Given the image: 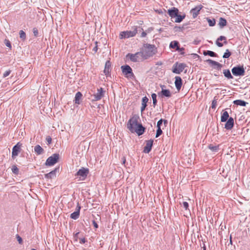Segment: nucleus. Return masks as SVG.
Here are the masks:
<instances>
[{
  "label": "nucleus",
  "mask_w": 250,
  "mask_h": 250,
  "mask_svg": "<svg viewBox=\"0 0 250 250\" xmlns=\"http://www.w3.org/2000/svg\"><path fill=\"white\" fill-rule=\"evenodd\" d=\"M139 117L134 115L128 121L127 128L132 133H136L138 135L140 136L144 134L145 128L141 124L138 123Z\"/></svg>",
  "instance_id": "f257e3e1"
},
{
  "label": "nucleus",
  "mask_w": 250,
  "mask_h": 250,
  "mask_svg": "<svg viewBox=\"0 0 250 250\" xmlns=\"http://www.w3.org/2000/svg\"><path fill=\"white\" fill-rule=\"evenodd\" d=\"M157 52V48L153 44L146 43L144 45V50L141 52V56L147 59L152 57Z\"/></svg>",
  "instance_id": "f03ea898"
},
{
  "label": "nucleus",
  "mask_w": 250,
  "mask_h": 250,
  "mask_svg": "<svg viewBox=\"0 0 250 250\" xmlns=\"http://www.w3.org/2000/svg\"><path fill=\"white\" fill-rule=\"evenodd\" d=\"M137 29L136 26H134L132 31L121 32L120 34V38L122 39L134 37L137 33Z\"/></svg>",
  "instance_id": "7ed1b4c3"
},
{
  "label": "nucleus",
  "mask_w": 250,
  "mask_h": 250,
  "mask_svg": "<svg viewBox=\"0 0 250 250\" xmlns=\"http://www.w3.org/2000/svg\"><path fill=\"white\" fill-rule=\"evenodd\" d=\"M232 74L235 76H243L245 75V71L243 65H237L231 69Z\"/></svg>",
  "instance_id": "20e7f679"
},
{
  "label": "nucleus",
  "mask_w": 250,
  "mask_h": 250,
  "mask_svg": "<svg viewBox=\"0 0 250 250\" xmlns=\"http://www.w3.org/2000/svg\"><path fill=\"white\" fill-rule=\"evenodd\" d=\"M123 73L128 78H133L134 75L132 72V68L128 65L121 66Z\"/></svg>",
  "instance_id": "39448f33"
},
{
  "label": "nucleus",
  "mask_w": 250,
  "mask_h": 250,
  "mask_svg": "<svg viewBox=\"0 0 250 250\" xmlns=\"http://www.w3.org/2000/svg\"><path fill=\"white\" fill-rule=\"evenodd\" d=\"M105 93V91L102 87L98 88L97 92L92 95L93 97L92 101H98L100 100L104 96Z\"/></svg>",
  "instance_id": "423d86ee"
},
{
  "label": "nucleus",
  "mask_w": 250,
  "mask_h": 250,
  "mask_svg": "<svg viewBox=\"0 0 250 250\" xmlns=\"http://www.w3.org/2000/svg\"><path fill=\"white\" fill-rule=\"evenodd\" d=\"M186 67V64L184 63H180L179 64H178V63L177 62L173 66L172 72L173 73L175 74H180L183 71Z\"/></svg>",
  "instance_id": "0eeeda50"
},
{
  "label": "nucleus",
  "mask_w": 250,
  "mask_h": 250,
  "mask_svg": "<svg viewBox=\"0 0 250 250\" xmlns=\"http://www.w3.org/2000/svg\"><path fill=\"white\" fill-rule=\"evenodd\" d=\"M88 172L89 170L88 168L82 167L78 170L76 173V175L85 179L87 177Z\"/></svg>",
  "instance_id": "6e6552de"
},
{
  "label": "nucleus",
  "mask_w": 250,
  "mask_h": 250,
  "mask_svg": "<svg viewBox=\"0 0 250 250\" xmlns=\"http://www.w3.org/2000/svg\"><path fill=\"white\" fill-rule=\"evenodd\" d=\"M202 8L203 6L200 5L191 9L190 13L192 15L193 18L194 19L197 17Z\"/></svg>",
  "instance_id": "1a4fd4ad"
},
{
  "label": "nucleus",
  "mask_w": 250,
  "mask_h": 250,
  "mask_svg": "<svg viewBox=\"0 0 250 250\" xmlns=\"http://www.w3.org/2000/svg\"><path fill=\"white\" fill-rule=\"evenodd\" d=\"M162 91L158 93V95L161 97H166L169 98L171 96L170 91L168 89H164L163 88L165 87V85H161Z\"/></svg>",
  "instance_id": "9d476101"
},
{
  "label": "nucleus",
  "mask_w": 250,
  "mask_h": 250,
  "mask_svg": "<svg viewBox=\"0 0 250 250\" xmlns=\"http://www.w3.org/2000/svg\"><path fill=\"white\" fill-rule=\"evenodd\" d=\"M22 144L20 142H18L12 149V156H16L19 154V153L21 150V146Z\"/></svg>",
  "instance_id": "9b49d317"
},
{
  "label": "nucleus",
  "mask_w": 250,
  "mask_h": 250,
  "mask_svg": "<svg viewBox=\"0 0 250 250\" xmlns=\"http://www.w3.org/2000/svg\"><path fill=\"white\" fill-rule=\"evenodd\" d=\"M59 157H48L45 162L47 166H52L58 162Z\"/></svg>",
  "instance_id": "f8f14e48"
},
{
  "label": "nucleus",
  "mask_w": 250,
  "mask_h": 250,
  "mask_svg": "<svg viewBox=\"0 0 250 250\" xmlns=\"http://www.w3.org/2000/svg\"><path fill=\"white\" fill-rule=\"evenodd\" d=\"M59 168H56L54 170L50 171V172L45 174L44 177L46 179H51L56 177V173L57 171H59Z\"/></svg>",
  "instance_id": "ddd939ff"
},
{
  "label": "nucleus",
  "mask_w": 250,
  "mask_h": 250,
  "mask_svg": "<svg viewBox=\"0 0 250 250\" xmlns=\"http://www.w3.org/2000/svg\"><path fill=\"white\" fill-rule=\"evenodd\" d=\"M178 12V9L174 7L167 10V13L171 18H175L177 16Z\"/></svg>",
  "instance_id": "4468645a"
},
{
  "label": "nucleus",
  "mask_w": 250,
  "mask_h": 250,
  "mask_svg": "<svg viewBox=\"0 0 250 250\" xmlns=\"http://www.w3.org/2000/svg\"><path fill=\"white\" fill-rule=\"evenodd\" d=\"M153 143V140H149L146 141V145L144 147L143 151L145 153H148L151 149Z\"/></svg>",
  "instance_id": "2eb2a0df"
},
{
  "label": "nucleus",
  "mask_w": 250,
  "mask_h": 250,
  "mask_svg": "<svg viewBox=\"0 0 250 250\" xmlns=\"http://www.w3.org/2000/svg\"><path fill=\"white\" fill-rule=\"evenodd\" d=\"M111 71V62L109 61H107L106 62L104 66V72L105 75L106 77H108L110 75V73Z\"/></svg>",
  "instance_id": "dca6fc26"
},
{
  "label": "nucleus",
  "mask_w": 250,
  "mask_h": 250,
  "mask_svg": "<svg viewBox=\"0 0 250 250\" xmlns=\"http://www.w3.org/2000/svg\"><path fill=\"white\" fill-rule=\"evenodd\" d=\"M175 80V87L178 91H179L182 85V80L179 76H176Z\"/></svg>",
  "instance_id": "f3484780"
},
{
  "label": "nucleus",
  "mask_w": 250,
  "mask_h": 250,
  "mask_svg": "<svg viewBox=\"0 0 250 250\" xmlns=\"http://www.w3.org/2000/svg\"><path fill=\"white\" fill-rule=\"evenodd\" d=\"M234 125V120L232 117H229L227 121L225 128L227 130H230Z\"/></svg>",
  "instance_id": "a211bd4d"
},
{
  "label": "nucleus",
  "mask_w": 250,
  "mask_h": 250,
  "mask_svg": "<svg viewBox=\"0 0 250 250\" xmlns=\"http://www.w3.org/2000/svg\"><path fill=\"white\" fill-rule=\"evenodd\" d=\"M207 62L210 65H215L216 67L215 68L217 70H220L221 68L222 67L223 65L222 64H220L217 62H216L215 61H213L211 59H208L207 61Z\"/></svg>",
  "instance_id": "6ab92c4d"
},
{
  "label": "nucleus",
  "mask_w": 250,
  "mask_h": 250,
  "mask_svg": "<svg viewBox=\"0 0 250 250\" xmlns=\"http://www.w3.org/2000/svg\"><path fill=\"white\" fill-rule=\"evenodd\" d=\"M141 55V52H138L135 54H128L127 56L129 57L130 60L133 62H137L138 61V55Z\"/></svg>",
  "instance_id": "aec40b11"
},
{
  "label": "nucleus",
  "mask_w": 250,
  "mask_h": 250,
  "mask_svg": "<svg viewBox=\"0 0 250 250\" xmlns=\"http://www.w3.org/2000/svg\"><path fill=\"white\" fill-rule=\"evenodd\" d=\"M34 150L35 154L37 155H42L44 152V149L39 145L35 146Z\"/></svg>",
  "instance_id": "412c9836"
},
{
  "label": "nucleus",
  "mask_w": 250,
  "mask_h": 250,
  "mask_svg": "<svg viewBox=\"0 0 250 250\" xmlns=\"http://www.w3.org/2000/svg\"><path fill=\"white\" fill-rule=\"evenodd\" d=\"M183 161L184 162H187L188 164H185L186 166L188 167L192 165V163H194L195 160V157H183Z\"/></svg>",
  "instance_id": "4be33fe9"
},
{
  "label": "nucleus",
  "mask_w": 250,
  "mask_h": 250,
  "mask_svg": "<svg viewBox=\"0 0 250 250\" xmlns=\"http://www.w3.org/2000/svg\"><path fill=\"white\" fill-rule=\"evenodd\" d=\"M148 101V99L146 97H144L142 98V106L141 108V112H143L144 110H145L146 107L147 106V103Z\"/></svg>",
  "instance_id": "5701e85b"
},
{
  "label": "nucleus",
  "mask_w": 250,
  "mask_h": 250,
  "mask_svg": "<svg viewBox=\"0 0 250 250\" xmlns=\"http://www.w3.org/2000/svg\"><path fill=\"white\" fill-rule=\"evenodd\" d=\"M233 103L237 105L246 106L248 103L242 100H236L233 101Z\"/></svg>",
  "instance_id": "b1692460"
},
{
  "label": "nucleus",
  "mask_w": 250,
  "mask_h": 250,
  "mask_svg": "<svg viewBox=\"0 0 250 250\" xmlns=\"http://www.w3.org/2000/svg\"><path fill=\"white\" fill-rule=\"evenodd\" d=\"M224 40H226V37L223 36H220L216 41V44L218 47H222L223 46V43L220 42V41H223Z\"/></svg>",
  "instance_id": "393cba45"
},
{
  "label": "nucleus",
  "mask_w": 250,
  "mask_h": 250,
  "mask_svg": "<svg viewBox=\"0 0 250 250\" xmlns=\"http://www.w3.org/2000/svg\"><path fill=\"white\" fill-rule=\"evenodd\" d=\"M82 96L83 95L80 92H77L75 97V103L78 104H80V100L82 99Z\"/></svg>",
  "instance_id": "a878e982"
},
{
  "label": "nucleus",
  "mask_w": 250,
  "mask_h": 250,
  "mask_svg": "<svg viewBox=\"0 0 250 250\" xmlns=\"http://www.w3.org/2000/svg\"><path fill=\"white\" fill-rule=\"evenodd\" d=\"M169 47L173 49L176 48V50H179L180 47L178 42L176 41L171 42L170 43Z\"/></svg>",
  "instance_id": "bb28decb"
},
{
  "label": "nucleus",
  "mask_w": 250,
  "mask_h": 250,
  "mask_svg": "<svg viewBox=\"0 0 250 250\" xmlns=\"http://www.w3.org/2000/svg\"><path fill=\"white\" fill-rule=\"evenodd\" d=\"M223 74L228 79H232L233 78L229 69L223 70Z\"/></svg>",
  "instance_id": "cd10ccee"
},
{
  "label": "nucleus",
  "mask_w": 250,
  "mask_h": 250,
  "mask_svg": "<svg viewBox=\"0 0 250 250\" xmlns=\"http://www.w3.org/2000/svg\"><path fill=\"white\" fill-rule=\"evenodd\" d=\"M203 54L205 56L208 55L212 57H217V54L216 53L210 50L204 51Z\"/></svg>",
  "instance_id": "c85d7f7f"
},
{
  "label": "nucleus",
  "mask_w": 250,
  "mask_h": 250,
  "mask_svg": "<svg viewBox=\"0 0 250 250\" xmlns=\"http://www.w3.org/2000/svg\"><path fill=\"white\" fill-rule=\"evenodd\" d=\"M227 21L224 18H220L218 25L221 28H223L227 25Z\"/></svg>",
  "instance_id": "c756f323"
},
{
  "label": "nucleus",
  "mask_w": 250,
  "mask_h": 250,
  "mask_svg": "<svg viewBox=\"0 0 250 250\" xmlns=\"http://www.w3.org/2000/svg\"><path fill=\"white\" fill-rule=\"evenodd\" d=\"M229 118V115L227 111H224L221 115V121L222 122H225L227 121Z\"/></svg>",
  "instance_id": "7c9ffc66"
},
{
  "label": "nucleus",
  "mask_w": 250,
  "mask_h": 250,
  "mask_svg": "<svg viewBox=\"0 0 250 250\" xmlns=\"http://www.w3.org/2000/svg\"><path fill=\"white\" fill-rule=\"evenodd\" d=\"M206 20L208 23V25L210 26H213L215 25L216 21L215 20L214 18H212V19H210L208 17L206 18Z\"/></svg>",
  "instance_id": "2f4dec72"
},
{
  "label": "nucleus",
  "mask_w": 250,
  "mask_h": 250,
  "mask_svg": "<svg viewBox=\"0 0 250 250\" xmlns=\"http://www.w3.org/2000/svg\"><path fill=\"white\" fill-rule=\"evenodd\" d=\"M208 148L212 151L217 152L219 150V145L214 146L212 144H210L208 146Z\"/></svg>",
  "instance_id": "473e14b6"
},
{
  "label": "nucleus",
  "mask_w": 250,
  "mask_h": 250,
  "mask_svg": "<svg viewBox=\"0 0 250 250\" xmlns=\"http://www.w3.org/2000/svg\"><path fill=\"white\" fill-rule=\"evenodd\" d=\"M186 16L185 15H179L178 14H177V16L175 17V22H181L183 19H185Z\"/></svg>",
  "instance_id": "72a5a7b5"
},
{
  "label": "nucleus",
  "mask_w": 250,
  "mask_h": 250,
  "mask_svg": "<svg viewBox=\"0 0 250 250\" xmlns=\"http://www.w3.org/2000/svg\"><path fill=\"white\" fill-rule=\"evenodd\" d=\"M79 216L80 213L78 211H75L70 214V218L76 220L79 217Z\"/></svg>",
  "instance_id": "f704fd0d"
},
{
  "label": "nucleus",
  "mask_w": 250,
  "mask_h": 250,
  "mask_svg": "<svg viewBox=\"0 0 250 250\" xmlns=\"http://www.w3.org/2000/svg\"><path fill=\"white\" fill-rule=\"evenodd\" d=\"M11 170L12 172L16 175H18L19 173V169L16 165L12 166Z\"/></svg>",
  "instance_id": "c9c22d12"
},
{
  "label": "nucleus",
  "mask_w": 250,
  "mask_h": 250,
  "mask_svg": "<svg viewBox=\"0 0 250 250\" xmlns=\"http://www.w3.org/2000/svg\"><path fill=\"white\" fill-rule=\"evenodd\" d=\"M151 98H152V100H153V105L154 107H155V105H156L157 102V95L155 93L152 94Z\"/></svg>",
  "instance_id": "e433bc0d"
},
{
  "label": "nucleus",
  "mask_w": 250,
  "mask_h": 250,
  "mask_svg": "<svg viewBox=\"0 0 250 250\" xmlns=\"http://www.w3.org/2000/svg\"><path fill=\"white\" fill-rule=\"evenodd\" d=\"M231 54V53L229 50L227 49L223 56V58L225 59L229 58Z\"/></svg>",
  "instance_id": "4c0bfd02"
},
{
  "label": "nucleus",
  "mask_w": 250,
  "mask_h": 250,
  "mask_svg": "<svg viewBox=\"0 0 250 250\" xmlns=\"http://www.w3.org/2000/svg\"><path fill=\"white\" fill-rule=\"evenodd\" d=\"M20 37L22 40H24L26 38V34L23 30H20L19 32Z\"/></svg>",
  "instance_id": "58836bf2"
},
{
  "label": "nucleus",
  "mask_w": 250,
  "mask_h": 250,
  "mask_svg": "<svg viewBox=\"0 0 250 250\" xmlns=\"http://www.w3.org/2000/svg\"><path fill=\"white\" fill-rule=\"evenodd\" d=\"M163 122H164L165 124H167V120H163L161 119L157 122V127H161V125H162Z\"/></svg>",
  "instance_id": "ea45409f"
},
{
  "label": "nucleus",
  "mask_w": 250,
  "mask_h": 250,
  "mask_svg": "<svg viewBox=\"0 0 250 250\" xmlns=\"http://www.w3.org/2000/svg\"><path fill=\"white\" fill-rule=\"evenodd\" d=\"M163 133V131L162 129H161V127H157V129L156 131V138L160 136Z\"/></svg>",
  "instance_id": "a19ab883"
},
{
  "label": "nucleus",
  "mask_w": 250,
  "mask_h": 250,
  "mask_svg": "<svg viewBox=\"0 0 250 250\" xmlns=\"http://www.w3.org/2000/svg\"><path fill=\"white\" fill-rule=\"evenodd\" d=\"M4 43L7 47H8L10 49H11L12 46L11 44V42L8 40L5 39Z\"/></svg>",
  "instance_id": "79ce46f5"
},
{
  "label": "nucleus",
  "mask_w": 250,
  "mask_h": 250,
  "mask_svg": "<svg viewBox=\"0 0 250 250\" xmlns=\"http://www.w3.org/2000/svg\"><path fill=\"white\" fill-rule=\"evenodd\" d=\"M216 105H217V100L215 99V97L211 103L212 108H215L216 106Z\"/></svg>",
  "instance_id": "37998d69"
},
{
  "label": "nucleus",
  "mask_w": 250,
  "mask_h": 250,
  "mask_svg": "<svg viewBox=\"0 0 250 250\" xmlns=\"http://www.w3.org/2000/svg\"><path fill=\"white\" fill-rule=\"evenodd\" d=\"M16 237H17V240H18L19 243L20 244H22L23 241H22V239L21 238V237H20L18 234H17L16 235Z\"/></svg>",
  "instance_id": "c03bdc74"
},
{
  "label": "nucleus",
  "mask_w": 250,
  "mask_h": 250,
  "mask_svg": "<svg viewBox=\"0 0 250 250\" xmlns=\"http://www.w3.org/2000/svg\"><path fill=\"white\" fill-rule=\"evenodd\" d=\"M33 32L35 36L37 37L38 36L39 32L37 28L35 27L33 29Z\"/></svg>",
  "instance_id": "a18cd8bd"
},
{
  "label": "nucleus",
  "mask_w": 250,
  "mask_h": 250,
  "mask_svg": "<svg viewBox=\"0 0 250 250\" xmlns=\"http://www.w3.org/2000/svg\"><path fill=\"white\" fill-rule=\"evenodd\" d=\"M11 73V70H7L3 74V78H5L7 76H8V75H9V74H10Z\"/></svg>",
  "instance_id": "49530a36"
},
{
  "label": "nucleus",
  "mask_w": 250,
  "mask_h": 250,
  "mask_svg": "<svg viewBox=\"0 0 250 250\" xmlns=\"http://www.w3.org/2000/svg\"><path fill=\"white\" fill-rule=\"evenodd\" d=\"M46 141L48 144H50L52 143V138L50 136H48L46 138Z\"/></svg>",
  "instance_id": "de8ad7c7"
},
{
  "label": "nucleus",
  "mask_w": 250,
  "mask_h": 250,
  "mask_svg": "<svg viewBox=\"0 0 250 250\" xmlns=\"http://www.w3.org/2000/svg\"><path fill=\"white\" fill-rule=\"evenodd\" d=\"M183 206L185 209L187 210L188 208V204L187 202H184L183 203Z\"/></svg>",
  "instance_id": "09e8293b"
},
{
  "label": "nucleus",
  "mask_w": 250,
  "mask_h": 250,
  "mask_svg": "<svg viewBox=\"0 0 250 250\" xmlns=\"http://www.w3.org/2000/svg\"><path fill=\"white\" fill-rule=\"evenodd\" d=\"M95 46L93 48V51L95 53H96L97 51V50H98V42H95Z\"/></svg>",
  "instance_id": "8fccbe9b"
},
{
  "label": "nucleus",
  "mask_w": 250,
  "mask_h": 250,
  "mask_svg": "<svg viewBox=\"0 0 250 250\" xmlns=\"http://www.w3.org/2000/svg\"><path fill=\"white\" fill-rule=\"evenodd\" d=\"M86 242V240L84 238H81L80 239V243L81 244H84Z\"/></svg>",
  "instance_id": "3c124183"
},
{
  "label": "nucleus",
  "mask_w": 250,
  "mask_h": 250,
  "mask_svg": "<svg viewBox=\"0 0 250 250\" xmlns=\"http://www.w3.org/2000/svg\"><path fill=\"white\" fill-rule=\"evenodd\" d=\"M80 209H81V206H80L79 203H78L77 206V208L76 209V211H78L79 213H80Z\"/></svg>",
  "instance_id": "603ef678"
},
{
  "label": "nucleus",
  "mask_w": 250,
  "mask_h": 250,
  "mask_svg": "<svg viewBox=\"0 0 250 250\" xmlns=\"http://www.w3.org/2000/svg\"><path fill=\"white\" fill-rule=\"evenodd\" d=\"M92 223H93V225L94 227L95 228H98V225L97 223L96 222V221L95 220H93Z\"/></svg>",
  "instance_id": "864d4df0"
},
{
  "label": "nucleus",
  "mask_w": 250,
  "mask_h": 250,
  "mask_svg": "<svg viewBox=\"0 0 250 250\" xmlns=\"http://www.w3.org/2000/svg\"><path fill=\"white\" fill-rule=\"evenodd\" d=\"M146 35V33L145 31H143L141 34V37H145Z\"/></svg>",
  "instance_id": "5fc2aeb1"
},
{
  "label": "nucleus",
  "mask_w": 250,
  "mask_h": 250,
  "mask_svg": "<svg viewBox=\"0 0 250 250\" xmlns=\"http://www.w3.org/2000/svg\"><path fill=\"white\" fill-rule=\"evenodd\" d=\"M163 63L161 61H159V62H157L156 63V65H162Z\"/></svg>",
  "instance_id": "6e6d98bb"
},
{
  "label": "nucleus",
  "mask_w": 250,
  "mask_h": 250,
  "mask_svg": "<svg viewBox=\"0 0 250 250\" xmlns=\"http://www.w3.org/2000/svg\"><path fill=\"white\" fill-rule=\"evenodd\" d=\"M125 161H126V160H125V157H123V158H122V163H123V164H125Z\"/></svg>",
  "instance_id": "4d7b16f0"
},
{
  "label": "nucleus",
  "mask_w": 250,
  "mask_h": 250,
  "mask_svg": "<svg viewBox=\"0 0 250 250\" xmlns=\"http://www.w3.org/2000/svg\"><path fill=\"white\" fill-rule=\"evenodd\" d=\"M51 156H59V154L58 153H54Z\"/></svg>",
  "instance_id": "13d9d810"
},
{
  "label": "nucleus",
  "mask_w": 250,
  "mask_h": 250,
  "mask_svg": "<svg viewBox=\"0 0 250 250\" xmlns=\"http://www.w3.org/2000/svg\"><path fill=\"white\" fill-rule=\"evenodd\" d=\"M184 48L182 47V48H180V50H178L179 51H184Z\"/></svg>",
  "instance_id": "bf43d9fd"
},
{
  "label": "nucleus",
  "mask_w": 250,
  "mask_h": 250,
  "mask_svg": "<svg viewBox=\"0 0 250 250\" xmlns=\"http://www.w3.org/2000/svg\"><path fill=\"white\" fill-rule=\"evenodd\" d=\"M199 42V41H194V44H198Z\"/></svg>",
  "instance_id": "052dcab7"
},
{
  "label": "nucleus",
  "mask_w": 250,
  "mask_h": 250,
  "mask_svg": "<svg viewBox=\"0 0 250 250\" xmlns=\"http://www.w3.org/2000/svg\"><path fill=\"white\" fill-rule=\"evenodd\" d=\"M223 41H224V44H227V43H228V42H227V40H224Z\"/></svg>",
  "instance_id": "680f3d73"
},
{
  "label": "nucleus",
  "mask_w": 250,
  "mask_h": 250,
  "mask_svg": "<svg viewBox=\"0 0 250 250\" xmlns=\"http://www.w3.org/2000/svg\"><path fill=\"white\" fill-rule=\"evenodd\" d=\"M203 250H206V247L205 245H204V247H203Z\"/></svg>",
  "instance_id": "e2e57ef3"
},
{
  "label": "nucleus",
  "mask_w": 250,
  "mask_h": 250,
  "mask_svg": "<svg viewBox=\"0 0 250 250\" xmlns=\"http://www.w3.org/2000/svg\"><path fill=\"white\" fill-rule=\"evenodd\" d=\"M230 243H232V241H231V236H230Z\"/></svg>",
  "instance_id": "0e129e2a"
},
{
  "label": "nucleus",
  "mask_w": 250,
  "mask_h": 250,
  "mask_svg": "<svg viewBox=\"0 0 250 250\" xmlns=\"http://www.w3.org/2000/svg\"><path fill=\"white\" fill-rule=\"evenodd\" d=\"M78 234H79V232L75 234V235L76 236V235H77Z\"/></svg>",
  "instance_id": "69168bd1"
},
{
  "label": "nucleus",
  "mask_w": 250,
  "mask_h": 250,
  "mask_svg": "<svg viewBox=\"0 0 250 250\" xmlns=\"http://www.w3.org/2000/svg\"><path fill=\"white\" fill-rule=\"evenodd\" d=\"M184 53V52H182V53H181V54H183Z\"/></svg>",
  "instance_id": "338daca9"
}]
</instances>
